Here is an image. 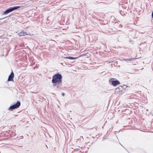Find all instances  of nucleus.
Segmentation results:
<instances>
[{"label": "nucleus", "mask_w": 153, "mask_h": 153, "mask_svg": "<svg viewBox=\"0 0 153 153\" xmlns=\"http://www.w3.org/2000/svg\"><path fill=\"white\" fill-rule=\"evenodd\" d=\"M62 76L60 74L57 73L53 75L52 77V82L53 86L59 88L61 85Z\"/></svg>", "instance_id": "obj_1"}, {"label": "nucleus", "mask_w": 153, "mask_h": 153, "mask_svg": "<svg viewBox=\"0 0 153 153\" xmlns=\"http://www.w3.org/2000/svg\"><path fill=\"white\" fill-rule=\"evenodd\" d=\"M19 8H20L19 6H16L12 7L10 8H9L8 9L6 10L5 11H4V14H7V13H10L11 11L17 9H18Z\"/></svg>", "instance_id": "obj_2"}, {"label": "nucleus", "mask_w": 153, "mask_h": 153, "mask_svg": "<svg viewBox=\"0 0 153 153\" xmlns=\"http://www.w3.org/2000/svg\"><path fill=\"white\" fill-rule=\"evenodd\" d=\"M20 105V102L19 101H18L16 104H14L11 106H10L9 107V109L12 110L13 109H15V108H18Z\"/></svg>", "instance_id": "obj_3"}, {"label": "nucleus", "mask_w": 153, "mask_h": 153, "mask_svg": "<svg viewBox=\"0 0 153 153\" xmlns=\"http://www.w3.org/2000/svg\"><path fill=\"white\" fill-rule=\"evenodd\" d=\"M111 80H110V82H111L112 84L114 86H116L120 84L119 82L117 80L111 81Z\"/></svg>", "instance_id": "obj_4"}, {"label": "nucleus", "mask_w": 153, "mask_h": 153, "mask_svg": "<svg viewBox=\"0 0 153 153\" xmlns=\"http://www.w3.org/2000/svg\"><path fill=\"white\" fill-rule=\"evenodd\" d=\"M115 93L117 94H121L122 93V91L120 88H116L115 90Z\"/></svg>", "instance_id": "obj_5"}, {"label": "nucleus", "mask_w": 153, "mask_h": 153, "mask_svg": "<svg viewBox=\"0 0 153 153\" xmlns=\"http://www.w3.org/2000/svg\"><path fill=\"white\" fill-rule=\"evenodd\" d=\"M14 75V74L13 72H12L10 75L9 76L8 81H12L13 80Z\"/></svg>", "instance_id": "obj_6"}, {"label": "nucleus", "mask_w": 153, "mask_h": 153, "mask_svg": "<svg viewBox=\"0 0 153 153\" xmlns=\"http://www.w3.org/2000/svg\"><path fill=\"white\" fill-rule=\"evenodd\" d=\"M65 58L69 59H75L78 58V57H74L71 56L65 57Z\"/></svg>", "instance_id": "obj_7"}, {"label": "nucleus", "mask_w": 153, "mask_h": 153, "mask_svg": "<svg viewBox=\"0 0 153 153\" xmlns=\"http://www.w3.org/2000/svg\"><path fill=\"white\" fill-rule=\"evenodd\" d=\"M27 34H26V33L24 32H21V33H19V35L20 36H25L26 35H27Z\"/></svg>", "instance_id": "obj_8"}, {"label": "nucleus", "mask_w": 153, "mask_h": 153, "mask_svg": "<svg viewBox=\"0 0 153 153\" xmlns=\"http://www.w3.org/2000/svg\"><path fill=\"white\" fill-rule=\"evenodd\" d=\"M134 58H129L128 59H123L124 60H126V61H132V60L134 59Z\"/></svg>", "instance_id": "obj_9"}, {"label": "nucleus", "mask_w": 153, "mask_h": 153, "mask_svg": "<svg viewBox=\"0 0 153 153\" xmlns=\"http://www.w3.org/2000/svg\"><path fill=\"white\" fill-rule=\"evenodd\" d=\"M85 54H81V55H80L79 56H78V58L80 57H82L83 56H85Z\"/></svg>", "instance_id": "obj_10"}, {"label": "nucleus", "mask_w": 153, "mask_h": 153, "mask_svg": "<svg viewBox=\"0 0 153 153\" xmlns=\"http://www.w3.org/2000/svg\"><path fill=\"white\" fill-rule=\"evenodd\" d=\"M64 95H65L64 93H62V95H63V96H64Z\"/></svg>", "instance_id": "obj_11"}, {"label": "nucleus", "mask_w": 153, "mask_h": 153, "mask_svg": "<svg viewBox=\"0 0 153 153\" xmlns=\"http://www.w3.org/2000/svg\"><path fill=\"white\" fill-rule=\"evenodd\" d=\"M152 17H153V11L152 12Z\"/></svg>", "instance_id": "obj_12"}]
</instances>
